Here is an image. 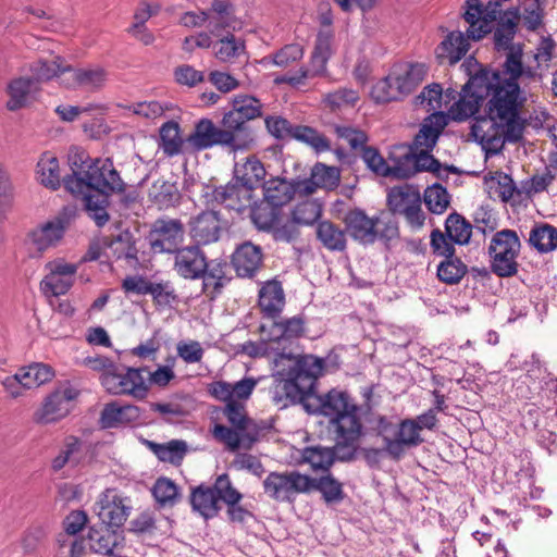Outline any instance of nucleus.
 <instances>
[{
  "label": "nucleus",
  "mask_w": 557,
  "mask_h": 557,
  "mask_svg": "<svg viewBox=\"0 0 557 557\" xmlns=\"http://www.w3.org/2000/svg\"><path fill=\"white\" fill-rule=\"evenodd\" d=\"M89 546L92 552L104 556H116L124 546V534L121 529L110 525H94L88 531Z\"/></svg>",
  "instance_id": "18"
},
{
  "label": "nucleus",
  "mask_w": 557,
  "mask_h": 557,
  "mask_svg": "<svg viewBox=\"0 0 557 557\" xmlns=\"http://www.w3.org/2000/svg\"><path fill=\"white\" fill-rule=\"evenodd\" d=\"M522 103L519 85L506 83L488 100V114L475 117L471 125L473 139H522L532 132L556 125L555 119L546 111H534L528 119H521L519 107Z\"/></svg>",
  "instance_id": "1"
},
{
  "label": "nucleus",
  "mask_w": 557,
  "mask_h": 557,
  "mask_svg": "<svg viewBox=\"0 0 557 557\" xmlns=\"http://www.w3.org/2000/svg\"><path fill=\"white\" fill-rule=\"evenodd\" d=\"M173 255V269L184 278H200L209 267L207 257L198 245L180 248Z\"/></svg>",
  "instance_id": "16"
},
{
  "label": "nucleus",
  "mask_w": 557,
  "mask_h": 557,
  "mask_svg": "<svg viewBox=\"0 0 557 557\" xmlns=\"http://www.w3.org/2000/svg\"><path fill=\"white\" fill-rule=\"evenodd\" d=\"M445 232L454 244L467 245L472 235V225L463 216L455 212L447 216Z\"/></svg>",
  "instance_id": "45"
},
{
  "label": "nucleus",
  "mask_w": 557,
  "mask_h": 557,
  "mask_svg": "<svg viewBox=\"0 0 557 557\" xmlns=\"http://www.w3.org/2000/svg\"><path fill=\"white\" fill-rule=\"evenodd\" d=\"M72 81L63 82L67 87L79 85L91 90L101 88L107 82V72L102 67L77 69L69 72Z\"/></svg>",
  "instance_id": "41"
},
{
  "label": "nucleus",
  "mask_w": 557,
  "mask_h": 557,
  "mask_svg": "<svg viewBox=\"0 0 557 557\" xmlns=\"http://www.w3.org/2000/svg\"><path fill=\"white\" fill-rule=\"evenodd\" d=\"M424 202L434 214H442L450 203V197L443 186L434 184L424 190Z\"/></svg>",
  "instance_id": "59"
},
{
  "label": "nucleus",
  "mask_w": 557,
  "mask_h": 557,
  "mask_svg": "<svg viewBox=\"0 0 557 557\" xmlns=\"http://www.w3.org/2000/svg\"><path fill=\"white\" fill-rule=\"evenodd\" d=\"M38 91L39 87L35 84L34 79L26 76L14 77L5 87V92L9 97L5 108L9 111L21 110L32 103Z\"/></svg>",
  "instance_id": "23"
},
{
  "label": "nucleus",
  "mask_w": 557,
  "mask_h": 557,
  "mask_svg": "<svg viewBox=\"0 0 557 557\" xmlns=\"http://www.w3.org/2000/svg\"><path fill=\"white\" fill-rule=\"evenodd\" d=\"M520 247V239L515 231L496 232L488 247L492 271L500 277L515 275L518 271Z\"/></svg>",
  "instance_id": "4"
},
{
  "label": "nucleus",
  "mask_w": 557,
  "mask_h": 557,
  "mask_svg": "<svg viewBox=\"0 0 557 557\" xmlns=\"http://www.w3.org/2000/svg\"><path fill=\"white\" fill-rule=\"evenodd\" d=\"M302 333L304 320L299 317H293L278 322H273L270 326L269 339L273 342L292 339L299 337Z\"/></svg>",
  "instance_id": "48"
},
{
  "label": "nucleus",
  "mask_w": 557,
  "mask_h": 557,
  "mask_svg": "<svg viewBox=\"0 0 557 557\" xmlns=\"http://www.w3.org/2000/svg\"><path fill=\"white\" fill-rule=\"evenodd\" d=\"M132 509L131 498L116 488H107L100 493L94 506V511L102 524L117 529L123 527Z\"/></svg>",
  "instance_id": "8"
},
{
  "label": "nucleus",
  "mask_w": 557,
  "mask_h": 557,
  "mask_svg": "<svg viewBox=\"0 0 557 557\" xmlns=\"http://www.w3.org/2000/svg\"><path fill=\"white\" fill-rule=\"evenodd\" d=\"M28 70L32 74L29 78L34 79L38 86L39 83L49 82L69 73L72 71V66L66 64L61 57H57L51 61L36 60L29 64Z\"/></svg>",
  "instance_id": "36"
},
{
  "label": "nucleus",
  "mask_w": 557,
  "mask_h": 557,
  "mask_svg": "<svg viewBox=\"0 0 557 557\" xmlns=\"http://www.w3.org/2000/svg\"><path fill=\"white\" fill-rule=\"evenodd\" d=\"M345 223L348 233L355 240L369 245L377 239L376 227L380 223L375 218H369L362 210L349 211L345 216Z\"/></svg>",
  "instance_id": "24"
},
{
  "label": "nucleus",
  "mask_w": 557,
  "mask_h": 557,
  "mask_svg": "<svg viewBox=\"0 0 557 557\" xmlns=\"http://www.w3.org/2000/svg\"><path fill=\"white\" fill-rule=\"evenodd\" d=\"M261 247L246 242L238 246L232 256V264L240 277H252L262 267Z\"/></svg>",
  "instance_id": "22"
},
{
  "label": "nucleus",
  "mask_w": 557,
  "mask_h": 557,
  "mask_svg": "<svg viewBox=\"0 0 557 557\" xmlns=\"http://www.w3.org/2000/svg\"><path fill=\"white\" fill-rule=\"evenodd\" d=\"M355 150L361 151L362 160L375 173L382 176H389L391 169L388 159L385 160L376 149L364 146L366 141H350Z\"/></svg>",
  "instance_id": "50"
},
{
  "label": "nucleus",
  "mask_w": 557,
  "mask_h": 557,
  "mask_svg": "<svg viewBox=\"0 0 557 557\" xmlns=\"http://www.w3.org/2000/svg\"><path fill=\"white\" fill-rule=\"evenodd\" d=\"M457 90L448 87L443 90L440 84L433 83L423 88L417 100L426 108L428 111H438L444 108V104H449L455 100Z\"/></svg>",
  "instance_id": "38"
},
{
  "label": "nucleus",
  "mask_w": 557,
  "mask_h": 557,
  "mask_svg": "<svg viewBox=\"0 0 557 557\" xmlns=\"http://www.w3.org/2000/svg\"><path fill=\"white\" fill-rule=\"evenodd\" d=\"M470 39L467 32H450L436 48L437 59L446 60L450 65L458 63L468 53Z\"/></svg>",
  "instance_id": "32"
},
{
  "label": "nucleus",
  "mask_w": 557,
  "mask_h": 557,
  "mask_svg": "<svg viewBox=\"0 0 557 557\" xmlns=\"http://www.w3.org/2000/svg\"><path fill=\"white\" fill-rule=\"evenodd\" d=\"M193 509L206 519L214 517L219 511L214 487L199 486L193 491L190 499Z\"/></svg>",
  "instance_id": "42"
},
{
  "label": "nucleus",
  "mask_w": 557,
  "mask_h": 557,
  "mask_svg": "<svg viewBox=\"0 0 557 557\" xmlns=\"http://www.w3.org/2000/svg\"><path fill=\"white\" fill-rule=\"evenodd\" d=\"M357 411L358 408L355 405L349 410L331 419L332 428L339 444L351 445L359 438L362 425Z\"/></svg>",
  "instance_id": "27"
},
{
  "label": "nucleus",
  "mask_w": 557,
  "mask_h": 557,
  "mask_svg": "<svg viewBox=\"0 0 557 557\" xmlns=\"http://www.w3.org/2000/svg\"><path fill=\"white\" fill-rule=\"evenodd\" d=\"M467 271V265L455 256L444 259L437 265L438 280L449 285L459 283Z\"/></svg>",
  "instance_id": "53"
},
{
  "label": "nucleus",
  "mask_w": 557,
  "mask_h": 557,
  "mask_svg": "<svg viewBox=\"0 0 557 557\" xmlns=\"http://www.w3.org/2000/svg\"><path fill=\"white\" fill-rule=\"evenodd\" d=\"M265 176V169L263 164L257 159H248L243 165L242 176H236V180L245 187L252 190L261 183Z\"/></svg>",
  "instance_id": "61"
},
{
  "label": "nucleus",
  "mask_w": 557,
  "mask_h": 557,
  "mask_svg": "<svg viewBox=\"0 0 557 557\" xmlns=\"http://www.w3.org/2000/svg\"><path fill=\"white\" fill-rule=\"evenodd\" d=\"M421 199L419 190L411 185L405 184L389 189L387 205L393 213L403 214Z\"/></svg>",
  "instance_id": "39"
},
{
  "label": "nucleus",
  "mask_w": 557,
  "mask_h": 557,
  "mask_svg": "<svg viewBox=\"0 0 557 557\" xmlns=\"http://www.w3.org/2000/svg\"><path fill=\"white\" fill-rule=\"evenodd\" d=\"M245 42L234 35H227L214 46V54L222 62H230L245 53Z\"/></svg>",
  "instance_id": "54"
},
{
  "label": "nucleus",
  "mask_w": 557,
  "mask_h": 557,
  "mask_svg": "<svg viewBox=\"0 0 557 557\" xmlns=\"http://www.w3.org/2000/svg\"><path fill=\"white\" fill-rule=\"evenodd\" d=\"M530 244L540 252H549L557 248V228L543 224L534 227L529 237Z\"/></svg>",
  "instance_id": "52"
},
{
  "label": "nucleus",
  "mask_w": 557,
  "mask_h": 557,
  "mask_svg": "<svg viewBox=\"0 0 557 557\" xmlns=\"http://www.w3.org/2000/svg\"><path fill=\"white\" fill-rule=\"evenodd\" d=\"M418 143L424 144L426 149H433L436 141H413L397 143L391 147L388 152V163L391 175L396 178H409L423 171L437 173L441 175V163L429 151L420 150Z\"/></svg>",
  "instance_id": "3"
},
{
  "label": "nucleus",
  "mask_w": 557,
  "mask_h": 557,
  "mask_svg": "<svg viewBox=\"0 0 557 557\" xmlns=\"http://www.w3.org/2000/svg\"><path fill=\"white\" fill-rule=\"evenodd\" d=\"M259 307L261 311L270 317L277 315L285 305L283 287L277 281L267 282L259 290Z\"/></svg>",
  "instance_id": "35"
},
{
  "label": "nucleus",
  "mask_w": 557,
  "mask_h": 557,
  "mask_svg": "<svg viewBox=\"0 0 557 557\" xmlns=\"http://www.w3.org/2000/svg\"><path fill=\"white\" fill-rule=\"evenodd\" d=\"M207 203L223 205L230 210L242 212L250 205L251 193L238 180L232 181L224 186L207 190L205 194Z\"/></svg>",
  "instance_id": "14"
},
{
  "label": "nucleus",
  "mask_w": 557,
  "mask_h": 557,
  "mask_svg": "<svg viewBox=\"0 0 557 557\" xmlns=\"http://www.w3.org/2000/svg\"><path fill=\"white\" fill-rule=\"evenodd\" d=\"M305 55V49L299 44H288L273 54L262 59L263 64H273L280 67H288L300 61Z\"/></svg>",
  "instance_id": "49"
},
{
  "label": "nucleus",
  "mask_w": 557,
  "mask_h": 557,
  "mask_svg": "<svg viewBox=\"0 0 557 557\" xmlns=\"http://www.w3.org/2000/svg\"><path fill=\"white\" fill-rule=\"evenodd\" d=\"M302 459L308 462L314 471H327L334 463L335 454L331 448L326 447H307L302 453Z\"/></svg>",
  "instance_id": "56"
},
{
  "label": "nucleus",
  "mask_w": 557,
  "mask_h": 557,
  "mask_svg": "<svg viewBox=\"0 0 557 557\" xmlns=\"http://www.w3.org/2000/svg\"><path fill=\"white\" fill-rule=\"evenodd\" d=\"M151 450L163 462L178 465L187 453V444L182 440H172L165 444L149 443Z\"/></svg>",
  "instance_id": "47"
},
{
  "label": "nucleus",
  "mask_w": 557,
  "mask_h": 557,
  "mask_svg": "<svg viewBox=\"0 0 557 557\" xmlns=\"http://www.w3.org/2000/svg\"><path fill=\"white\" fill-rule=\"evenodd\" d=\"M223 413L235 429L243 432V435L247 437L249 444L256 442L261 431L265 429L247 417L245 405L242 403L233 401L225 405Z\"/></svg>",
  "instance_id": "30"
},
{
  "label": "nucleus",
  "mask_w": 557,
  "mask_h": 557,
  "mask_svg": "<svg viewBox=\"0 0 557 557\" xmlns=\"http://www.w3.org/2000/svg\"><path fill=\"white\" fill-rule=\"evenodd\" d=\"M147 368H132L115 364V370L103 379L104 389L112 395L144 399L149 391L144 376Z\"/></svg>",
  "instance_id": "7"
},
{
  "label": "nucleus",
  "mask_w": 557,
  "mask_h": 557,
  "mask_svg": "<svg viewBox=\"0 0 557 557\" xmlns=\"http://www.w3.org/2000/svg\"><path fill=\"white\" fill-rule=\"evenodd\" d=\"M359 100L358 91L351 88H339L324 96L323 102L331 110L355 106Z\"/></svg>",
  "instance_id": "64"
},
{
  "label": "nucleus",
  "mask_w": 557,
  "mask_h": 557,
  "mask_svg": "<svg viewBox=\"0 0 557 557\" xmlns=\"http://www.w3.org/2000/svg\"><path fill=\"white\" fill-rule=\"evenodd\" d=\"M554 180L555 174L546 168L544 172L534 174L532 177L522 181L519 185V194H523L527 197L540 194L546 190Z\"/></svg>",
  "instance_id": "60"
},
{
  "label": "nucleus",
  "mask_w": 557,
  "mask_h": 557,
  "mask_svg": "<svg viewBox=\"0 0 557 557\" xmlns=\"http://www.w3.org/2000/svg\"><path fill=\"white\" fill-rule=\"evenodd\" d=\"M278 207H273L265 202L252 210L251 220L257 228L270 231L274 228L278 221Z\"/></svg>",
  "instance_id": "63"
},
{
  "label": "nucleus",
  "mask_w": 557,
  "mask_h": 557,
  "mask_svg": "<svg viewBox=\"0 0 557 557\" xmlns=\"http://www.w3.org/2000/svg\"><path fill=\"white\" fill-rule=\"evenodd\" d=\"M466 73L469 75L468 82L457 90L455 100L449 104L445 103L450 120L462 122L479 112L483 101L491 96L494 97L498 88V77L490 69L482 67L473 57L465 60L462 63Z\"/></svg>",
  "instance_id": "2"
},
{
  "label": "nucleus",
  "mask_w": 557,
  "mask_h": 557,
  "mask_svg": "<svg viewBox=\"0 0 557 557\" xmlns=\"http://www.w3.org/2000/svg\"><path fill=\"white\" fill-rule=\"evenodd\" d=\"M311 485L310 493L319 491L323 499L327 504L339 503L344 499V491L342 484L335 480L331 474L321 476L319 479L310 476Z\"/></svg>",
  "instance_id": "46"
},
{
  "label": "nucleus",
  "mask_w": 557,
  "mask_h": 557,
  "mask_svg": "<svg viewBox=\"0 0 557 557\" xmlns=\"http://www.w3.org/2000/svg\"><path fill=\"white\" fill-rule=\"evenodd\" d=\"M371 97L377 103L396 101L403 98L401 91L392 77V72L373 85Z\"/></svg>",
  "instance_id": "57"
},
{
  "label": "nucleus",
  "mask_w": 557,
  "mask_h": 557,
  "mask_svg": "<svg viewBox=\"0 0 557 557\" xmlns=\"http://www.w3.org/2000/svg\"><path fill=\"white\" fill-rule=\"evenodd\" d=\"M281 360L287 359L293 363L288 372L295 377L304 387L312 393L315 380L322 374L324 369V360L311 355L300 356L296 359L290 355H280Z\"/></svg>",
  "instance_id": "20"
},
{
  "label": "nucleus",
  "mask_w": 557,
  "mask_h": 557,
  "mask_svg": "<svg viewBox=\"0 0 557 557\" xmlns=\"http://www.w3.org/2000/svg\"><path fill=\"white\" fill-rule=\"evenodd\" d=\"M152 495L159 505L173 506L178 498V488L172 480L159 478L152 487Z\"/></svg>",
  "instance_id": "62"
},
{
  "label": "nucleus",
  "mask_w": 557,
  "mask_h": 557,
  "mask_svg": "<svg viewBox=\"0 0 557 557\" xmlns=\"http://www.w3.org/2000/svg\"><path fill=\"white\" fill-rule=\"evenodd\" d=\"M64 235L60 220L48 221L30 230L24 240L30 258H39L45 251L58 245Z\"/></svg>",
  "instance_id": "11"
},
{
  "label": "nucleus",
  "mask_w": 557,
  "mask_h": 557,
  "mask_svg": "<svg viewBox=\"0 0 557 557\" xmlns=\"http://www.w3.org/2000/svg\"><path fill=\"white\" fill-rule=\"evenodd\" d=\"M25 389H32L49 382L54 373L51 367L44 363H33L16 372Z\"/></svg>",
  "instance_id": "43"
},
{
  "label": "nucleus",
  "mask_w": 557,
  "mask_h": 557,
  "mask_svg": "<svg viewBox=\"0 0 557 557\" xmlns=\"http://www.w3.org/2000/svg\"><path fill=\"white\" fill-rule=\"evenodd\" d=\"M322 207L317 199H306L296 205L293 210V221L297 224H313L321 215Z\"/></svg>",
  "instance_id": "58"
},
{
  "label": "nucleus",
  "mask_w": 557,
  "mask_h": 557,
  "mask_svg": "<svg viewBox=\"0 0 557 557\" xmlns=\"http://www.w3.org/2000/svg\"><path fill=\"white\" fill-rule=\"evenodd\" d=\"M262 485L264 494L280 503H294L298 495L309 494L312 487L310 475L297 470L270 472Z\"/></svg>",
  "instance_id": "5"
},
{
  "label": "nucleus",
  "mask_w": 557,
  "mask_h": 557,
  "mask_svg": "<svg viewBox=\"0 0 557 557\" xmlns=\"http://www.w3.org/2000/svg\"><path fill=\"white\" fill-rule=\"evenodd\" d=\"M222 222L216 211H203L189 222V234L198 245H208L219 240Z\"/></svg>",
  "instance_id": "21"
},
{
  "label": "nucleus",
  "mask_w": 557,
  "mask_h": 557,
  "mask_svg": "<svg viewBox=\"0 0 557 557\" xmlns=\"http://www.w3.org/2000/svg\"><path fill=\"white\" fill-rule=\"evenodd\" d=\"M505 53L506 61L504 66L510 77L503 78L498 72L490 71L498 77L497 86H504L508 82H513L518 85L517 79L522 75V47H515L512 50L505 51Z\"/></svg>",
  "instance_id": "55"
},
{
  "label": "nucleus",
  "mask_w": 557,
  "mask_h": 557,
  "mask_svg": "<svg viewBox=\"0 0 557 557\" xmlns=\"http://www.w3.org/2000/svg\"><path fill=\"white\" fill-rule=\"evenodd\" d=\"M338 182L339 172L336 168L318 163L313 166L309 178L298 181V188H300L305 197H308L315 193L318 188H335Z\"/></svg>",
  "instance_id": "29"
},
{
  "label": "nucleus",
  "mask_w": 557,
  "mask_h": 557,
  "mask_svg": "<svg viewBox=\"0 0 557 557\" xmlns=\"http://www.w3.org/2000/svg\"><path fill=\"white\" fill-rule=\"evenodd\" d=\"M333 39L334 34L330 28L319 30L310 59L311 69L309 70L312 76H318L325 72L326 63L334 52Z\"/></svg>",
  "instance_id": "34"
},
{
  "label": "nucleus",
  "mask_w": 557,
  "mask_h": 557,
  "mask_svg": "<svg viewBox=\"0 0 557 557\" xmlns=\"http://www.w3.org/2000/svg\"><path fill=\"white\" fill-rule=\"evenodd\" d=\"M37 180L41 185L52 190L60 187L61 178L59 161L55 157L44 156L37 163Z\"/></svg>",
  "instance_id": "44"
},
{
  "label": "nucleus",
  "mask_w": 557,
  "mask_h": 557,
  "mask_svg": "<svg viewBox=\"0 0 557 557\" xmlns=\"http://www.w3.org/2000/svg\"><path fill=\"white\" fill-rule=\"evenodd\" d=\"M503 12L498 1L466 0L462 17L468 24V37L474 41L483 39L493 30Z\"/></svg>",
  "instance_id": "6"
},
{
  "label": "nucleus",
  "mask_w": 557,
  "mask_h": 557,
  "mask_svg": "<svg viewBox=\"0 0 557 557\" xmlns=\"http://www.w3.org/2000/svg\"><path fill=\"white\" fill-rule=\"evenodd\" d=\"M77 391L70 384H63L45 399L36 412V421L48 424L59 421L70 412V403L76 398Z\"/></svg>",
  "instance_id": "12"
},
{
  "label": "nucleus",
  "mask_w": 557,
  "mask_h": 557,
  "mask_svg": "<svg viewBox=\"0 0 557 557\" xmlns=\"http://www.w3.org/2000/svg\"><path fill=\"white\" fill-rule=\"evenodd\" d=\"M184 225L177 219H158L153 222L148 239L154 252L174 253L184 242Z\"/></svg>",
  "instance_id": "10"
},
{
  "label": "nucleus",
  "mask_w": 557,
  "mask_h": 557,
  "mask_svg": "<svg viewBox=\"0 0 557 557\" xmlns=\"http://www.w3.org/2000/svg\"><path fill=\"white\" fill-rule=\"evenodd\" d=\"M305 197L298 181L288 182L286 180L275 177L263 183V196L265 202L273 207H282L289 202L294 196Z\"/></svg>",
  "instance_id": "28"
},
{
  "label": "nucleus",
  "mask_w": 557,
  "mask_h": 557,
  "mask_svg": "<svg viewBox=\"0 0 557 557\" xmlns=\"http://www.w3.org/2000/svg\"><path fill=\"white\" fill-rule=\"evenodd\" d=\"M355 405L346 392L334 388L324 395L311 393L307 399V412L320 413L333 419Z\"/></svg>",
  "instance_id": "15"
},
{
  "label": "nucleus",
  "mask_w": 557,
  "mask_h": 557,
  "mask_svg": "<svg viewBox=\"0 0 557 557\" xmlns=\"http://www.w3.org/2000/svg\"><path fill=\"white\" fill-rule=\"evenodd\" d=\"M287 376V379H275L273 385L270 387L269 393L272 401L281 408L300 403L307 410V399H309L311 393H309L304 385L298 383L289 372Z\"/></svg>",
  "instance_id": "19"
},
{
  "label": "nucleus",
  "mask_w": 557,
  "mask_h": 557,
  "mask_svg": "<svg viewBox=\"0 0 557 557\" xmlns=\"http://www.w3.org/2000/svg\"><path fill=\"white\" fill-rule=\"evenodd\" d=\"M137 418L138 408L136 406H120L117 403H110L101 411L100 423L102 428L111 429L129 423Z\"/></svg>",
  "instance_id": "37"
},
{
  "label": "nucleus",
  "mask_w": 557,
  "mask_h": 557,
  "mask_svg": "<svg viewBox=\"0 0 557 557\" xmlns=\"http://www.w3.org/2000/svg\"><path fill=\"white\" fill-rule=\"evenodd\" d=\"M519 14L517 9H510L503 12L500 18L497 21V26L494 32V47L500 52L512 50L515 47H521L519 44H513V38L517 33Z\"/></svg>",
  "instance_id": "31"
},
{
  "label": "nucleus",
  "mask_w": 557,
  "mask_h": 557,
  "mask_svg": "<svg viewBox=\"0 0 557 557\" xmlns=\"http://www.w3.org/2000/svg\"><path fill=\"white\" fill-rule=\"evenodd\" d=\"M317 237L331 251H343L346 248V233L338 225L322 221L317 226Z\"/></svg>",
  "instance_id": "40"
},
{
  "label": "nucleus",
  "mask_w": 557,
  "mask_h": 557,
  "mask_svg": "<svg viewBox=\"0 0 557 557\" xmlns=\"http://www.w3.org/2000/svg\"><path fill=\"white\" fill-rule=\"evenodd\" d=\"M267 129L275 139H324L318 132L309 126H293L286 119L278 115L267 116Z\"/></svg>",
  "instance_id": "25"
},
{
  "label": "nucleus",
  "mask_w": 557,
  "mask_h": 557,
  "mask_svg": "<svg viewBox=\"0 0 557 557\" xmlns=\"http://www.w3.org/2000/svg\"><path fill=\"white\" fill-rule=\"evenodd\" d=\"M449 120L450 116L447 112L434 111L424 119L419 133L413 139H438Z\"/></svg>",
  "instance_id": "51"
},
{
  "label": "nucleus",
  "mask_w": 557,
  "mask_h": 557,
  "mask_svg": "<svg viewBox=\"0 0 557 557\" xmlns=\"http://www.w3.org/2000/svg\"><path fill=\"white\" fill-rule=\"evenodd\" d=\"M77 264L63 259L49 261L45 265L47 274L40 282V289L47 297L65 295L73 286L77 273Z\"/></svg>",
  "instance_id": "9"
},
{
  "label": "nucleus",
  "mask_w": 557,
  "mask_h": 557,
  "mask_svg": "<svg viewBox=\"0 0 557 557\" xmlns=\"http://www.w3.org/2000/svg\"><path fill=\"white\" fill-rule=\"evenodd\" d=\"M206 10L212 35H218L224 29L239 30L245 25V21L236 15V7L232 0H212Z\"/></svg>",
  "instance_id": "17"
},
{
  "label": "nucleus",
  "mask_w": 557,
  "mask_h": 557,
  "mask_svg": "<svg viewBox=\"0 0 557 557\" xmlns=\"http://www.w3.org/2000/svg\"><path fill=\"white\" fill-rule=\"evenodd\" d=\"M127 115H138L149 121H156L161 117H176L180 108L171 101H143L129 106H123Z\"/></svg>",
  "instance_id": "33"
},
{
  "label": "nucleus",
  "mask_w": 557,
  "mask_h": 557,
  "mask_svg": "<svg viewBox=\"0 0 557 557\" xmlns=\"http://www.w3.org/2000/svg\"><path fill=\"white\" fill-rule=\"evenodd\" d=\"M85 177H87V185L90 189L97 193L111 194L124 190V183L110 159H95L89 164Z\"/></svg>",
  "instance_id": "13"
},
{
  "label": "nucleus",
  "mask_w": 557,
  "mask_h": 557,
  "mask_svg": "<svg viewBox=\"0 0 557 557\" xmlns=\"http://www.w3.org/2000/svg\"><path fill=\"white\" fill-rule=\"evenodd\" d=\"M428 66L424 63H401L392 69V77L403 97L411 94L425 78Z\"/></svg>",
  "instance_id": "26"
}]
</instances>
